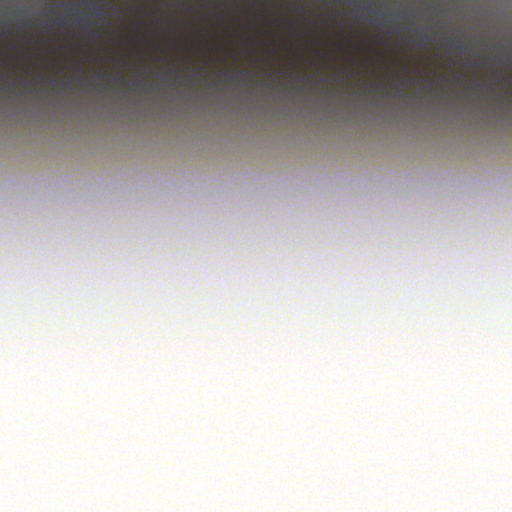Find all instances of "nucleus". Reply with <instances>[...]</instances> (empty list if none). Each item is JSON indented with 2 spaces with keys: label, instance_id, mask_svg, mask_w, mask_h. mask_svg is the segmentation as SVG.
I'll return each mask as SVG.
<instances>
[{
  "label": "nucleus",
  "instance_id": "nucleus-1",
  "mask_svg": "<svg viewBox=\"0 0 512 512\" xmlns=\"http://www.w3.org/2000/svg\"><path fill=\"white\" fill-rule=\"evenodd\" d=\"M468 54H469V57L470 59L467 60L468 64L471 66V68H473L474 70L479 68L480 66H484L486 65V60H483V61H476L474 58L476 56V52L473 48L472 45H469L468 47H466L465 49Z\"/></svg>",
  "mask_w": 512,
  "mask_h": 512
},
{
  "label": "nucleus",
  "instance_id": "nucleus-2",
  "mask_svg": "<svg viewBox=\"0 0 512 512\" xmlns=\"http://www.w3.org/2000/svg\"><path fill=\"white\" fill-rule=\"evenodd\" d=\"M449 71H450V83L452 82V74H453V67H452V61L450 60V68H449Z\"/></svg>",
  "mask_w": 512,
  "mask_h": 512
},
{
  "label": "nucleus",
  "instance_id": "nucleus-3",
  "mask_svg": "<svg viewBox=\"0 0 512 512\" xmlns=\"http://www.w3.org/2000/svg\"><path fill=\"white\" fill-rule=\"evenodd\" d=\"M476 83H477V86H478L479 88H482V87H484V86H485V85H484V83H483L481 80H479V79H477Z\"/></svg>",
  "mask_w": 512,
  "mask_h": 512
},
{
  "label": "nucleus",
  "instance_id": "nucleus-4",
  "mask_svg": "<svg viewBox=\"0 0 512 512\" xmlns=\"http://www.w3.org/2000/svg\"><path fill=\"white\" fill-rule=\"evenodd\" d=\"M97 12H98L97 13L98 15H102L103 14V10L101 8H97Z\"/></svg>",
  "mask_w": 512,
  "mask_h": 512
},
{
  "label": "nucleus",
  "instance_id": "nucleus-5",
  "mask_svg": "<svg viewBox=\"0 0 512 512\" xmlns=\"http://www.w3.org/2000/svg\"><path fill=\"white\" fill-rule=\"evenodd\" d=\"M449 45H450V47L452 46V40L451 39H450Z\"/></svg>",
  "mask_w": 512,
  "mask_h": 512
}]
</instances>
